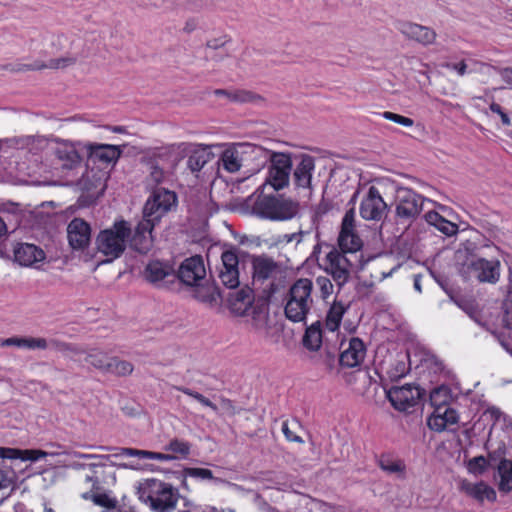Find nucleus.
I'll list each match as a JSON object with an SVG mask.
<instances>
[{"label": "nucleus", "instance_id": "nucleus-41", "mask_svg": "<svg viewBox=\"0 0 512 512\" xmlns=\"http://www.w3.org/2000/svg\"><path fill=\"white\" fill-rule=\"evenodd\" d=\"M110 358L101 351H92L86 354L84 361L94 368L106 372V365H109Z\"/></svg>", "mask_w": 512, "mask_h": 512}, {"label": "nucleus", "instance_id": "nucleus-36", "mask_svg": "<svg viewBox=\"0 0 512 512\" xmlns=\"http://www.w3.org/2000/svg\"><path fill=\"white\" fill-rule=\"evenodd\" d=\"M430 403L439 411L446 406L451 399V389L446 385L435 387L429 395Z\"/></svg>", "mask_w": 512, "mask_h": 512}, {"label": "nucleus", "instance_id": "nucleus-50", "mask_svg": "<svg viewBox=\"0 0 512 512\" xmlns=\"http://www.w3.org/2000/svg\"><path fill=\"white\" fill-rule=\"evenodd\" d=\"M48 345V340L45 338L23 337V348L45 350Z\"/></svg>", "mask_w": 512, "mask_h": 512}, {"label": "nucleus", "instance_id": "nucleus-4", "mask_svg": "<svg viewBox=\"0 0 512 512\" xmlns=\"http://www.w3.org/2000/svg\"><path fill=\"white\" fill-rule=\"evenodd\" d=\"M251 153L255 156H263L269 162L268 175L262 185L270 186L274 191H279L289 185L292 170L290 153L274 152L261 146L249 145Z\"/></svg>", "mask_w": 512, "mask_h": 512}, {"label": "nucleus", "instance_id": "nucleus-31", "mask_svg": "<svg viewBox=\"0 0 512 512\" xmlns=\"http://www.w3.org/2000/svg\"><path fill=\"white\" fill-rule=\"evenodd\" d=\"M326 262L327 266L325 267V272L332 276L340 290L349 281L351 277V271L349 269L343 268L341 265H339V262Z\"/></svg>", "mask_w": 512, "mask_h": 512}, {"label": "nucleus", "instance_id": "nucleus-20", "mask_svg": "<svg viewBox=\"0 0 512 512\" xmlns=\"http://www.w3.org/2000/svg\"><path fill=\"white\" fill-rule=\"evenodd\" d=\"M399 30L408 39L424 46L434 43L436 39V32L433 29L412 22H402Z\"/></svg>", "mask_w": 512, "mask_h": 512}, {"label": "nucleus", "instance_id": "nucleus-38", "mask_svg": "<svg viewBox=\"0 0 512 512\" xmlns=\"http://www.w3.org/2000/svg\"><path fill=\"white\" fill-rule=\"evenodd\" d=\"M223 168L230 172H237L241 167V158L236 148H228L221 154Z\"/></svg>", "mask_w": 512, "mask_h": 512}, {"label": "nucleus", "instance_id": "nucleus-51", "mask_svg": "<svg viewBox=\"0 0 512 512\" xmlns=\"http://www.w3.org/2000/svg\"><path fill=\"white\" fill-rule=\"evenodd\" d=\"M185 473H186V475H189L190 477L200 479V480L214 479L212 471L209 469H206V468L185 467Z\"/></svg>", "mask_w": 512, "mask_h": 512}, {"label": "nucleus", "instance_id": "nucleus-29", "mask_svg": "<svg viewBox=\"0 0 512 512\" xmlns=\"http://www.w3.org/2000/svg\"><path fill=\"white\" fill-rule=\"evenodd\" d=\"M253 299V290L248 285L229 296V302L232 308L236 311H242V313L246 312L248 306L252 304Z\"/></svg>", "mask_w": 512, "mask_h": 512}, {"label": "nucleus", "instance_id": "nucleus-47", "mask_svg": "<svg viewBox=\"0 0 512 512\" xmlns=\"http://www.w3.org/2000/svg\"><path fill=\"white\" fill-rule=\"evenodd\" d=\"M164 449L175 454H180L182 457L186 458L190 454L191 444L188 441L174 438L170 440Z\"/></svg>", "mask_w": 512, "mask_h": 512}, {"label": "nucleus", "instance_id": "nucleus-1", "mask_svg": "<svg viewBox=\"0 0 512 512\" xmlns=\"http://www.w3.org/2000/svg\"><path fill=\"white\" fill-rule=\"evenodd\" d=\"M265 189L266 185H261L252 195L243 199L242 211L271 221H288L298 214L299 202L283 194L265 193Z\"/></svg>", "mask_w": 512, "mask_h": 512}, {"label": "nucleus", "instance_id": "nucleus-26", "mask_svg": "<svg viewBox=\"0 0 512 512\" xmlns=\"http://www.w3.org/2000/svg\"><path fill=\"white\" fill-rule=\"evenodd\" d=\"M214 94L217 96H225L231 102L235 103H255L261 101L263 98L249 90H227V89H216Z\"/></svg>", "mask_w": 512, "mask_h": 512}, {"label": "nucleus", "instance_id": "nucleus-44", "mask_svg": "<svg viewBox=\"0 0 512 512\" xmlns=\"http://www.w3.org/2000/svg\"><path fill=\"white\" fill-rule=\"evenodd\" d=\"M339 249L340 250H338L335 247H332L330 252L326 255V261H334L337 263L339 261V265L351 271L352 268L354 267L353 261L346 256L348 252H344L341 248ZM350 253L353 254L354 252Z\"/></svg>", "mask_w": 512, "mask_h": 512}, {"label": "nucleus", "instance_id": "nucleus-57", "mask_svg": "<svg viewBox=\"0 0 512 512\" xmlns=\"http://www.w3.org/2000/svg\"><path fill=\"white\" fill-rule=\"evenodd\" d=\"M503 324L506 328L512 329V299L505 298L503 301Z\"/></svg>", "mask_w": 512, "mask_h": 512}, {"label": "nucleus", "instance_id": "nucleus-22", "mask_svg": "<svg viewBox=\"0 0 512 512\" xmlns=\"http://www.w3.org/2000/svg\"><path fill=\"white\" fill-rule=\"evenodd\" d=\"M365 356V346L361 339L352 338L349 346L338 357L341 367L353 368L360 364Z\"/></svg>", "mask_w": 512, "mask_h": 512}, {"label": "nucleus", "instance_id": "nucleus-35", "mask_svg": "<svg viewBox=\"0 0 512 512\" xmlns=\"http://www.w3.org/2000/svg\"><path fill=\"white\" fill-rule=\"evenodd\" d=\"M194 297L203 303H214L221 297L217 286H203L200 283L194 286Z\"/></svg>", "mask_w": 512, "mask_h": 512}, {"label": "nucleus", "instance_id": "nucleus-49", "mask_svg": "<svg viewBox=\"0 0 512 512\" xmlns=\"http://www.w3.org/2000/svg\"><path fill=\"white\" fill-rule=\"evenodd\" d=\"M316 284L320 289L321 298L326 300L333 292V284L327 276H318Z\"/></svg>", "mask_w": 512, "mask_h": 512}, {"label": "nucleus", "instance_id": "nucleus-18", "mask_svg": "<svg viewBox=\"0 0 512 512\" xmlns=\"http://www.w3.org/2000/svg\"><path fill=\"white\" fill-rule=\"evenodd\" d=\"M158 497L148 495L151 507L157 512H171L175 509L178 494L174 492L171 484L159 482Z\"/></svg>", "mask_w": 512, "mask_h": 512}, {"label": "nucleus", "instance_id": "nucleus-2", "mask_svg": "<svg viewBox=\"0 0 512 512\" xmlns=\"http://www.w3.org/2000/svg\"><path fill=\"white\" fill-rule=\"evenodd\" d=\"M131 236V225L126 220H118L110 228L101 230L95 238L98 252L106 256L102 263H111L120 258L126 250Z\"/></svg>", "mask_w": 512, "mask_h": 512}, {"label": "nucleus", "instance_id": "nucleus-7", "mask_svg": "<svg viewBox=\"0 0 512 512\" xmlns=\"http://www.w3.org/2000/svg\"><path fill=\"white\" fill-rule=\"evenodd\" d=\"M177 205V195L163 187H155L143 208V217L158 224L161 218Z\"/></svg>", "mask_w": 512, "mask_h": 512}, {"label": "nucleus", "instance_id": "nucleus-11", "mask_svg": "<svg viewBox=\"0 0 512 512\" xmlns=\"http://www.w3.org/2000/svg\"><path fill=\"white\" fill-rule=\"evenodd\" d=\"M177 285L176 290H179L181 284L187 286H197L206 275L204 260L201 255H194L186 258L176 271Z\"/></svg>", "mask_w": 512, "mask_h": 512}, {"label": "nucleus", "instance_id": "nucleus-39", "mask_svg": "<svg viewBox=\"0 0 512 512\" xmlns=\"http://www.w3.org/2000/svg\"><path fill=\"white\" fill-rule=\"evenodd\" d=\"M210 160V152L206 149H198L191 153L187 159V167L191 172H199Z\"/></svg>", "mask_w": 512, "mask_h": 512}, {"label": "nucleus", "instance_id": "nucleus-45", "mask_svg": "<svg viewBox=\"0 0 512 512\" xmlns=\"http://www.w3.org/2000/svg\"><path fill=\"white\" fill-rule=\"evenodd\" d=\"M99 450L102 451H117L114 454H111L112 457L119 456H129V457H137L140 459H145L146 450H139L135 448H126V447H111V446H98Z\"/></svg>", "mask_w": 512, "mask_h": 512}, {"label": "nucleus", "instance_id": "nucleus-55", "mask_svg": "<svg viewBox=\"0 0 512 512\" xmlns=\"http://www.w3.org/2000/svg\"><path fill=\"white\" fill-rule=\"evenodd\" d=\"M76 63V58L74 57H61L57 59H51L48 63H45V69H58L65 68L71 66Z\"/></svg>", "mask_w": 512, "mask_h": 512}, {"label": "nucleus", "instance_id": "nucleus-16", "mask_svg": "<svg viewBox=\"0 0 512 512\" xmlns=\"http://www.w3.org/2000/svg\"><path fill=\"white\" fill-rule=\"evenodd\" d=\"M389 210L379 190L371 186L360 204V215L365 220L379 221Z\"/></svg>", "mask_w": 512, "mask_h": 512}, {"label": "nucleus", "instance_id": "nucleus-27", "mask_svg": "<svg viewBox=\"0 0 512 512\" xmlns=\"http://www.w3.org/2000/svg\"><path fill=\"white\" fill-rule=\"evenodd\" d=\"M302 344L310 351H317L320 349L322 344V329L320 321H316L306 328L302 338Z\"/></svg>", "mask_w": 512, "mask_h": 512}, {"label": "nucleus", "instance_id": "nucleus-40", "mask_svg": "<svg viewBox=\"0 0 512 512\" xmlns=\"http://www.w3.org/2000/svg\"><path fill=\"white\" fill-rule=\"evenodd\" d=\"M379 467L390 474L402 472L405 466L401 460H394L389 454H382L377 460Z\"/></svg>", "mask_w": 512, "mask_h": 512}, {"label": "nucleus", "instance_id": "nucleus-59", "mask_svg": "<svg viewBox=\"0 0 512 512\" xmlns=\"http://www.w3.org/2000/svg\"><path fill=\"white\" fill-rule=\"evenodd\" d=\"M48 455H52L46 451L40 449H25L22 455V461H37L41 458H44Z\"/></svg>", "mask_w": 512, "mask_h": 512}, {"label": "nucleus", "instance_id": "nucleus-28", "mask_svg": "<svg viewBox=\"0 0 512 512\" xmlns=\"http://www.w3.org/2000/svg\"><path fill=\"white\" fill-rule=\"evenodd\" d=\"M349 308V305H344L343 302L335 300L330 306L326 315V327L334 332L339 329L343 315Z\"/></svg>", "mask_w": 512, "mask_h": 512}, {"label": "nucleus", "instance_id": "nucleus-32", "mask_svg": "<svg viewBox=\"0 0 512 512\" xmlns=\"http://www.w3.org/2000/svg\"><path fill=\"white\" fill-rule=\"evenodd\" d=\"M310 308L304 307L300 303L294 302L287 298L286 305L284 307L285 316L292 322H303L306 320V316L309 313Z\"/></svg>", "mask_w": 512, "mask_h": 512}, {"label": "nucleus", "instance_id": "nucleus-62", "mask_svg": "<svg viewBox=\"0 0 512 512\" xmlns=\"http://www.w3.org/2000/svg\"><path fill=\"white\" fill-rule=\"evenodd\" d=\"M490 110L493 112V113H497L498 116L501 117V121H502V124L504 126H511V120H510V117L508 116V114L503 110V108L501 107L500 104L496 103V102H492L490 104Z\"/></svg>", "mask_w": 512, "mask_h": 512}, {"label": "nucleus", "instance_id": "nucleus-5", "mask_svg": "<svg viewBox=\"0 0 512 512\" xmlns=\"http://www.w3.org/2000/svg\"><path fill=\"white\" fill-rule=\"evenodd\" d=\"M48 141V153L56 169L69 172L82 166L85 157V142L58 137H51Z\"/></svg>", "mask_w": 512, "mask_h": 512}, {"label": "nucleus", "instance_id": "nucleus-8", "mask_svg": "<svg viewBox=\"0 0 512 512\" xmlns=\"http://www.w3.org/2000/svg\"><path fill=\"white\" fill-rule=\"evenodd\" d=\"M425 198L407 187H398L396 190L397 218L403 222L411 223L423 210Z\"/></svg>", "mask_w": 512, "mask_h": 512}, {"label": "nucleus", "instance_id": "nucleus-53", "mask_svg": "<svg viewBox=\"0 0 512 512\" xmlns=\"http://www.w3.org/2000/svg\"><path fill=\"white\" fill-rule=\"evenodd\" d=\"M48 344V348L62 353L78 351L74 345L60 341L58 339H50L48 340Z\"/></svg>", "mask_w": 512, "mask_h": 512}, {"label": "nucleus", "instance_id": "nucleus-42", "mask_svg": "<svg viewBox=\"0 0 512 512\" xmlns=\"http://www.w3.org/2000/svg\"><path fill=\"white\" fill-rule=\"evenodd\" d=\"M1 69L10 71L12 73H21L26 71H37L45 69V62L36 60L31 64L23 63H8L0 66Z\"/></svg>", "mask_w": 512, "mask_h": 512}, {"label": "nucleus", "instance_id": "nucleus-56", "mask_svg": "<svg viewBox=\"0 0 512 512\" xmlns=\"http://www.w3.org/2000/svg\"><path fill=\"white\" fill-rule=\"evenodd\" d=\"M505 452H506V448H505L504 444L502 446L498 447L496 450L489 452L488 457L486 458L490 462L489 466L492 468H494V467L497 468V465L499 464V462H501V460H507L504 457Z\"/></svg>", "mask_w": 512, "mask_h": 512}, {"label": "nucleus", "instance_id": "nucleus-43", "mask_svg": "<svg viewBox=\"0 0 512 512\" xmlns=\"http://www.w3.org/2000/svg\"><path fill=\"white\" fill-rule=\"evenodd\" d=\"M405 358L408 359L409 355L407 354L405 357H403L401 359H396L390 365V368L388 369L387 374L391 381H397L407 374L409 368L406 365Z\"/></svg>", "mask_w": 512, "mask_h": 512}, {"label": "nucleus", "instance_id": "nucleus-52", "mask_svg": "<svg viewBox=\"0 0 512 512\" xmlns=\"http://www.w3.org/2000/svg\"><path fill=\"white\" fill-rule=\"evenodd\" d=\"M383 118L395 122L399 125L405 126V127H411L414 124V120L412 118L396 114L390 111H385L382 113Z\"/></svg>", "mask_w": 512, "mask_h": 512}, {"label": "nucleus", "instance_id": "nucleus-46", "mask_svg": "<svg viewBox=\"0 0 512 512\" xmlns=\"http://www.w3.org/2000/svg\"><path fill=\"white\" fill-rule=\"evenodd\" d=\"M105 466L104 463H90V464H79L80 468H88L90 470V474H87L85 477L86 482L92 483V490H99L101 481L98 477L99 469H102Z\"/></svg>", "mask_w": 512, "mask_h": 512}, {"label": "nucleus", "instance_id": "nucleus-6", "mask_svg": "<svg viewBox=\"0 0 512 512\" xmlns=\"http://www.w3.org/2000/svg\"><path fill=\"white\" fill-rule=\"evenodd\" d=\"M249 258L250 253L237 246H230L229 249L222 252V269L218 277L223 286L228 289H235L240 285L241 273L248 275L246 269Z\"/></svg>", "mask_w": 512, "mask_h": 512}, {"label": "nucleus", "instance_id": "nucleus-33", "mask_svg": "<svg viewBox=\"0 0 512 512\" xmlns=\"http://www.w3.org/2000/svg\"><path fill=\"white\" fill-rule=\"evenodd\" d=\"M143 162H145L149 169V176L146 178V183L148 186H157L159 185L164 178V171L158 164V159L155 155L147 158H143Z\"/></svg>", "mask_w": 512, "mask_h": 512}, {"label": "nucleus", "instance_id": "nucleus-9", "mask_svg": "<svg viewBox=\"0 0 512 512\" xmlns=\"http://www.w3.org/2000/svg\"><path fill=\"white\" fill-rule=\"evenodd\" d=\"M143 276L147 282L160 289L176 291L177 275L168 262L151 260L145 266Z\"/></svg>", "mask_w": 512, "mask_h": 512}, {"label": "nucleus", "instance_id": "nucleus-58", "mask_svg": "<svg viewBox=\"0 0 512 512\" xmlns=\"http://www.w3.org/2000/svg\"><path fill=\"white\" fill-rule=\"evenodd\" d=\"M23 451L18 448L0 447V458L22 461Z\"/></svg>", "mask_w": 512, "mask_h": 512}, {"label": "nucleus", "instance_id": "nucleus-37", "mask_svg": "<svg viewBox=\"0 0 512 512\" xmlns=\"http://www.w3.org/2000/svg\"><path fill=\"white\" fill-rule=\"evenodd\" d=\"M134 370L131 362L121 360L118 357H111L109 365H106V373H111L119 377L130 375Z\"/></svg>", "mask_w": 512, "mask_h": 512}, {"label": "nucleus", "instance_id": "nucleus-54", "mask_svg": "<svg viewBox=\"0 0 512 512\" xmlns=\"http://www.w3.org/2000/svg\"><path fill=\"white\" fill-rule=\"evenodd\" d=\"M427 425L436 432H442L447 428L446 422L440 413L431 415L427 420Z\"/></svg>", "mask_w": 512, "mask_h": 512}, {"label": "nucleus", "instance_id": "nucleus-10", "mask_svg": "<svg viewBox=\"0 0 512 512\" xmlns=\"http://www.w3.org/2000/svg\"><path fill=\"white\" fill-rule=\"evenodd\" d=\"M385 394L391 405L398 411H408L415 407L426 391L419 386L406 384L402 387L393 386L386 389Z\"/></svg>", "mask_w": 512, "mask_h": 512}, {"label": "nucleus", "instance_id": "nucleus-61", "mask_svg": "<svg viewBox=\"0 0 512 512\" xmlns=\"http://www.w3.org/2000/svg\"><path fill=\"white\" fill-rule=\"evenodd\" d=\"M0 211L8 214L19 216L21 214V208L19 203L7 201L0 204Z\"/></svg>", "mask_w": 512, "mask_h": 512}, {"label": "nucleus", "instance_id": "nucleus-63", "mask_svg": "<svg viewBox=\"0 0 512 512\" xmlns=\"http://www.w3.org/2000/svg\"><path fill=\"white\" fill-rule=\"evenodd\" d=\"M228 36H222L219 38L210 39L206 42V47L213 50L223 49L225 45L230 42Z\"/></svg>", "mask_w": 512, "mask_h": 512}, {"label": "nucleus", "instance_id": "nucleus-21", "mask_svg": "<svg viewBox=\"0 0 512 512\" xmlns=\"http://www.w3.org/2000/svg\"><path fill=\"white\" fill-rule=\"evenodd\" d=\"M315 169L314 157L308 154L301 155L300 162L293 171V183L296 188H310L312 173Z\"/></svg>", "mask_w": 512, "mask_h": 512}, {"label": "nucleus", "instance_id": "nucleus-14", "mask_svg": "<svg viewBox=\"0 0 512 512\" xmlns=\"http://www.w3.org/2000/svg\"><path fill=\"white\" fill-rule=\"evenodd\" d=\"M249 266L253 284H262L279 271V264L266 254H250V258L247 260V267Z\"/></svg>", "mask_w": 512, "mask_h": 512}, {"label": "nucleus", "instance_id": "nucleus-30", "mask_svg": "<svg viewBox=\"0 0 512 512\" xmlns=\"http://www.w3.org/2000/svg\"><path fill=\"white\" fill-rule=\"evenodd\" d=\"M497 473L500 477L498 489L504 493L510 492L512 490V461L501 460L497 465Z\"/></svg>", "mask_w": 512, "mask_h": 512}, {"label": "nucleus", "instance_id": "nucleus-23", "mask_svg": "<svg viewBox=\"0 0 512 512\" xmlns=\"http://www.w3.org/2000/svg\"><path fill=\"white\" fill-rule=\"evenodd\" d=\"M312 290V281L308 278H300L297 279L290 287L287 298L311 309L313 304V299L311 297Z\"/></svg>", "mask_w": 512, "mask_h": 512}, {"label": "nucleus", "instance_id": "nucleus-19", "mask_svg": "<svg viewBox=\"0 0 512 512\" xmlns=\"http://www.w3.org/2000/svg\"><path fill=\"white\" fill-rule=\"evenodd\" d=\"M14 261L21 266H33L45 259V252L30 243H17L13 249Z\"/></svg>", "mask_w": 512, "mask_h": 512}, {"label": "nucleus", "instance_id": "nucleus-13", "mask_svg": "<svg viewBox=\"0 0 512 512\" xmlns=\"http://www.w3.org/2000/svg\"><path fill=\"white\" fill-rule=\"evenodd\" d=\"M126 145L101 144L85 142V156L94 163L114 166Z\"/></svg>", "mask_w": 512, "mask_h": 512}, {"label": "nucleus", "instance_id": "nucleus-60", "mask_svg": "<svg viewBox=\"0 0 512 512\" xmlns=\"http://www.w3.org/2000/svg\"><path fill=\"white\" fill-rule=\"evenodd\" d=\"M330 210V204L326 202L324 199L316 206L313 216L312 222L315 224L319 221V219L325 215Z\"/></svg>", "mask_w": 512, "mask_h": 512}, {"label": "nucleus", "instance_id": "nucleus-48", "mask_svg": "<svg viewBox=\"0 0 512 512\" xmlns=\"http://www.w3.org/2000/svg\"><path fill=\"white\" fill-rule=\"evenodd\" d=\"M484 456H476L468 461V470L473 474H483L490 466Z\"/></svg>", "mask_w": 512, "mask_h": 512}, {"label": "nucleus", "instance_id": "nucleus-34", "mask_svg": "<svg viewBox=\"0 0 512 512\" xmlns=\"http://www.w3.org/2000/svg\"><path fill=\"white\" fill-rule=\"evenodd\" d=\"M468 494L478 501H484L485 499L493 502L496 500L495 490L484 482H479L472 485L468 489Z\"/></svg>", "mask_w": 512, "mask_h": 512}, {"label": "nucleus", "instance_id": "nucleus-24", "mask_svg": "<svg viewBox=\"0 0 512 512\" xmlns=\"http://www.w3.org/2000/svg\"><path fill=\"white\" fill-rule=\"evenodd\" d=\"M78 186L93 200L102 196L106 188L101 175L88 171L79 179Z\"/></svg>", "mask_w": 512, "mask_h": 512}, {"label": "nucleus", "instance_id": "nucleus-25", "mask_svg": "<svg viewBox=\"0 0 512 512\" xmlns=\"http://www.w3.org/2000/svg\"><path fill=\"white\" fill-rule=\"evenodd\" d=\"M424 218L429 225L434 226L437 228V230L446 236L450 237L458 233V226L455 223L445 219L436 211L427 212L424 215Z\"/></svg>", "mask_w": 512, "mask_h": 512}, {"label": "nucleus", "instance_id": "nucleus-17", "mask_svg": "<svg viewBox=\"0 0 512 512\" xmlns=\"http://www.w3.org/2000/svg\"><path fill=\"white\" fill-rule=\"evenodd\" d=\"M155 225V223L143 217L135 227L134 232H131L128 239L129 246L139 254H147L153 246L152 230Z\"/></svg>", "mask_w": 512, "mask_h": 512}, {"label": "nucleus", "instance_id": "nucleus-3", "mask_svg": "<svg viewBox=\"0 0 512 512\" xmlns=\"http://www.w3.org/2000/svg\"><path fill=\"white\" fill-rule=\"evenodd\" d=\"M458 273L464 280L476 279L479 282L496 283L500 276V262L487 260L469 254L466 250L456 252Z\"/></svg>", "mask_w": 512, "mask_h": 512}, {"label": "nucleus", "instance_id": "nucleus-15", "mask_svg": "<svg viewBox=\"0 0 512 512\" xmlns=\"http://www.w3.org/2000/svg\"><path fill=\"white\" fill-rule=\"evenodd\" d=\"M92 229L82 218L75 217L67 226V238L73 251H84L91 243Z\"/></svg>", "mask_w": 512, "mask_h": 512}, {"label": "nucleus", "instance_id": "nucleus-12", "mask_svg": "<svg viewBox=\"0 0 512 512\" xmlns=\"http://www.w3.org/2000/svg\"><path fill=\"white\" fill-rule=\"evenodd\" d=\"M337 242L339 248L344 252H358L363 247V241L355 231V210L353 207L346 211L342 219Z\"/></svg>", "mask_w": 512, "mask_h": 512}, {"label": "nucleus", "instance_id": "nucleus-64", "mask_svg": "<svg viewBox=\"0 0 512 512\" xmlns=\"http://www.w3.org/2000/svg\"><path fill=\"white\" fill-rule=\"evenodd\" d=\"M443 419L446 422V425H453L458 422V413L456 410L445 407L444 412L442 413Z\"/></svg>", "mask_w": 512, "mask_h": 512}]
</instances>
